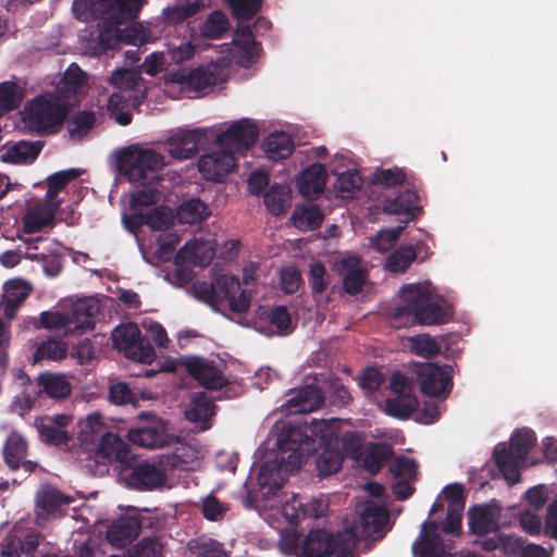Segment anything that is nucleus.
Wrapping results in <instances>:
<instances>
[{"label":"nucleus","instance_id":"nucleus-27","mask_svg":"<svg viewBox=\"0 0 557 557\" xmlns=\"http://www.w3.org/2000/svg\"><path fill=\"white\" fill-rule=\"evenodd\" d=\"M216 406L205 392H196L191 395L189 404L185 409V418L198 424L200 430L211 428V419L215 416Z\"/></svg>","mask_w":557,"mask_h":557},{"label":"nucleus","instance_id":"nucleus-10","mask_svg":"<svg viewBox=\"0 0 557 557\" xmlns=\"http://www.w3.org/2000/svg\"><path fill=\"white\" fill-rule=\"evenodd\" d=\"M414 372L422 394L430 397H446L450 393L453 388L451 366L424 362L418 364Z\"/></svg>","mask_w":557,"mask_h":557},{"label":"nucleus","instance_id":"nucleus-11","mask_svg":"<svg viewBox=\"0 0 557 557\" xmlns=\"http://www.w3.org/2000/svg\"><path fill=\"white\" fill-rule=\"evenodd\" d=\"M413 557H454V541L443 540L434 520L423 522L418 539L412 544Z\"/></svg>","mask_w":557,"mask_h":557},{"label":"nucleus","instance_id":"nucleus-40","mask_svg":"<svg viewBox=\"0 0 557 557\" xmlns=\"http://www.w3.org/2000/svg\"><path fill=\"white\" fill-rule=\"evenodd\" d=\"M208 215V206L198 198L185 201L177 209V219L183 224L201 223Z\"/></svg>","mask_w":557,"mask_h":557},{"label":"nucleus","instance_id":"nucleus-8","mask_svg":"<svg viewBox=\"0 0 557 557\" xmlns=\"http://www.w3.org/2000/svg\"><path fill=\"white\" fill-rule=\"evenodd\" d=\"M69 113L67 106L57 94H46L36 97L25 107L24 121L27 126L39 134L60 126Z\"/></svg>","mask_w":557,"mask_h":557},{"label":"nucleus","instance_id":"nucleus-3","mask_svg":"<svg viewBox=\"0 0 557 557\" xmlns=\"http://www.w3.org/2000/svg\"><path fill=\"white\" fill-rule=\"evenodd\" d=\"M399 298V304L389 311L391 323L396 329L438 325L449 321L448 308L433 300L429 285H404Z\"/></svg>","mask_w":557,"mask_h":557},{"label":"nucleus","instance_id":"nucleus-1","mask_svg":"<svg viewBox=\"0 0 557 557\" xmlns=\"http://www.w3.org/2000/svg\"><path fill=\"white\" fill-rule=\"evenodd\" d=\"M143 5L144 0H74L73 11L100 20L97 49L102 53L115 49L120 42L137 45L144 41V35L136 26L121 28L137 17Z\"/></svg>","mask_w":557,"mask_h":557},{"label":"nucleus","instance_id":"nucleus-45","mask_svg":"<svg viewBox=\"0 0 557 557\" xmlns=\"http://www.w3.org/2000/svg\"><path fill=\"white\" fill-rule=\"evenodd\" d=\"M410 351L419 357L432 359L441 351V345L435 337L428 333L418 334L409 338Z\"/></svg>","mask_w":557,"mask_h":557},{"label":"nucleus","instance_id":"nucleus-17","mask_svg":"<svg viewBox=\"0 0 557 557\" xmlns=\"http://www.w3.org/2000/svg\"><path fill=\"white\" fill-rule=\"evenodd\" d=\"M35 502L36 522L40 525L41 521L62 516V507L70 505L73 498L57 487L46 484L37 491Z\"/></svg>","mask_w":557,"mask_h":557},{"label":"nucleus","instance_id":"nucleus-59","mask_svg":"<svg viewBox=\"0 0 557 557\" xmlns=\"http://www.w3.org/2000/svg\"><path fill=\"white\" fill-rule=\"evenodd\" d=\"M162 546L157 539L144 537L127 549V557H161Z\"/></svg>","mask_w":557,"mask_h":557},{"label":"nucleus","instance_id":"nucleus-29","mask_svg":"<svg viewBox=\"0 0 557 557\" xmlns=\"http://www.w3.org/2000/svg\"><path fill=\"white\" fill-rule=\"evenodd\" d=\"M60 202L41 203L29 208L22 218L23 231L34 234L52 224Z\"/></svg>","mask_w":557,"mask_h":557},{"label":"nucleus","instance_id":"nucleus-48","mask_svg":"<svg viewBox=\"0 0 557 557\" xmlns=\"http://www.w3.org/2000/svg\"><path fill=\"white\" fill-rule=\"evenodd\" d=\"M22 98L23 94L16 83H0V116L18 108Z\"/></svg>","mask_w":557,"mask_h":557},{"label":"nucleus","instance_id":"nucleus-30","mask_svg":"<svg viewBox=\"0 0 557 557\" xmlns=\"http://www.w3.org/2000/svg\"><path fill=\"white\" fill-rule=\"evenodd\" d=\"M30 290L29 284L22 278L10 280L3 285L1 305L7 318L15 317L16 309L28 297Z\"/></svg>","mask_w":557,"mask_h":557},{"label":"nucleus","instance_id":"nucleus-9","mask_svg":"<svg viewBox=\"0 0 557 557\" xmlns=\"http://www.w3.org/2000/svg\"><path fill=\"white\" fill-rule=\"evenodd\" d=\"M182 366L206 389H223V396L226 399L239 395L238 386H235L234 382L224 375L214 361L198 356H189L184 358Z\"/></svg>","mask_w":557,"mask_h":557},{"label":"nucleus","instance_id":"nucleus-25","mask_svg":"<svg viewBox=\"0 0 557 557\" xmlns=\"http://www.w3.org/2000/svg\"><path fill=\"white\" fill-rule=\"evenodd\" d=\"M141 530V519L137 515L121 516L112 521L107 530L108 542L122 548L132 543Z\"/></svg>","mask_w":557,"mask_h":557},{"label":"nucleus","instance_id":"nucleus-63","mask_svg":"<svg viewBox=\"0 0 557 557\" xmlns=\"http://www.w3.org/2000/svg\"><path fill=\"white\" fill-rule=\"evenodd\" d=\"M24 257L30 261L41 262L45 273L51 277L57 276L62 269L61 260L57 255L25 251Z\"/></svg>","mask_w":557,"mask_h":557},{"label":"nucleus","instance_id":"nucleus-2","mask_svg":"<svg viewBox=\"0 0 557 557\" xmlns=\"http://www.w3.org/2000/svg\"><path fill=\"white\" fill-rule=\"evenodd\" d=\"M277 451L259 470L257 481L263 495L271 497L280 491L288 475L301 468L306 451L312 443L298 429H283L277 438Z\"/></svg>","mask_w":557,"mask_h":557},{"label":"nucleus","instance_id":"nucleus-43","mask_svg":"<svg viewBox=\"0 0 557 557\" xmlns=\"http://www.w3.org/2000/svg\"><path fill=\"white\" fill-rule=\"evenodd\" d=\"M86 84L85 73L75 63H72L64 72L62 81L58 87L66 98L78 95Z\"/></svg>","mask_w":557,"mask_h":557},{"label":"nucleus","instance_id":"nucleus-19","mask_svg":"<svg viewBox=\"0 0 557 557\" xmlns=\"http://www.w3.org/2000/svg\"><path fill=\"white\" fill-rule=\"evenodd\" d=\"M236 168L234 153L227 149H220L203 154L198 162V169L206 180L222 182L223 178Z\"/></svg>","mask_w":557,"mask_h":557},{"label":"nucleus","instance_id":"nucleus-23","mask_svg":"<svg viewBox=\"0 0 557 557\" xmlns=\"http://www.w3.org/2000/svg\"><path fill=\"white\" fill-rule=\"evenodd\" d=\"M419 195L412 184H407L393 197H386L383 211L388 214L405 215L408 221L414 220L421 212Z\"/></svg>","mask_w":557,"mask_h":557},{"label":"nucleus","instance_id":"nucleus-28","mask_svg":"<svg viewBox=\"0 0 557 557\" xmlns=\"http://www.w3.org/2000/svg\"><path fill=\"white\" fill-rule=\"evenodd\" d=\"M327 180L325 166L313 163L307 166L297 178L298 191L306 198L313 199L324 189Z\"/></svg>","mask_w":557,"mask_h":557},{"label":"nucleus","instance_id":"nucleus-42","mask_svg":"<svg viewBox=\"0 0 557 557\" xmlns=\"http://www.w3.org/2000/svg\"><path fill=\"white\" fill-rule=\"evenodd\" d=\"M385 406L388 414L397 418H409L418 409L419 403L414 394H400L387 398Z\"/></svg>","mask_w":557,"mask_h":557},{"label":"nucleus","instance_id":"nucleus-36","mask_svg":"<svg viewBox=\"0 0 557 557\" xmlns=\"http://www.w3.org/2000/svg\"><path fill=\"white\" fill-rule=\"evenodd\" d=\"M341 273L343 275V288L349 295H356L361 292L367 274L355 260H343L341 263Z\"/></svg>","mask_w":557,"mask_h":557},{"label":"nucleus","instance_id":"nucleus-53","mask_svg":"<svg viewBox=\"0 0 557 557\" xmlns=\"http://www.w3.org/2000/svg\"><path fill=\"white\" fill-rule=\"evenodd\" d=\"M124 356L141 363H151L156 358V350L149 338L140 334L134 346L132 345Z\"/></svg>","mask_w":557,"mask_h":557},{"label":"nucleus","instance_id":"nucleus-55","mask_svg":"<svg viewBox=\"0 0 557 557\" xmlns=\"http://www.w3.org/2000/svg\"><path fill=\"white\" fill-rule=\"evenodd\" d=\"M143 222L153 231H166L173 224L172 211L164 206L154 208L146 215H141Z\"/></svg>","mask_w":557,"mask_h":557},{"label":"nucleus","instance_id":"nucleus-37","mask_svg":"<svg viewBox=\"0 0 557 557\" xmlns=\"http://www.w3.org/2000/svg\"><path fill=\"white\" fill-rule=\"evenodd\" d=\"M315 459V468L320 476H329L342 469L343 451L339 446L321 447Z\"/></svg>","mask_w":557,"mask_h":557},{"label":"nucleus","instance_id":"nucleus-21","mask_svg":"<svg viewBox=\"0 0 557 557\" xmlns=\"http://www.w3.org/2000/svg\"><path fill=\"white\" fill-rule=\"evenodd\" d=\"M170 79L184 90L202 92L219 83V74L215 69L198 66L189 71L177 70L170 74Z\"/></svg>","mask_w":557,"mask_h":557},{"label":"nucleus","instance_id":"nucleus-35","mask_svg":"<svg viewBox=\"0 0 557 557\" xmlns=\"http://www.w3.org/2000/svg\"><path fill=\"white\" fill-rule=\"evenodd\" d=\"M37 381L40 393H45L50 398H65L71 394V384L63 374L42 373Z\"/></svg>","mask_w":557,"mask_h":557},{"label":"nucleus","instance_id":"nucleus-60","mask_svg":"<svg viewBox=\"0 0 557 557\" xmlns=\"http://www.w3.org/2000/svg\"><path fill=\"white\" fill-rule=\"evenodd\" d=\"M125 101L122 95L114 92L109 97L108 111L110 117L114 119L122 126L129 125L133 120L131 111H123Z\"/></svg>","mask_w":557,"mask_h":557},{"label":"nucleus","instance_id":"nucleus-61","mask_svg":"<svg viewBox=\"0 0 557 557\" xmlns=\"http://www.w3.org/2000/svg\"><path fill=\"white\" fill-rule=\"evenodd\" d=\"M238 20H250L260 10L262 0H225Z\"/></svg>","mask_w":557,"mask_h":557},{"label":"nucleus","instance_id":"nucleus-39","mask_svg":"<svg viewBox=\"0 0 557 557\" xmlns=\"http://www.w3.org/2000/svg\"><path fill=\"white\" fill-rule=\"evenodd\" d=\"M263 202L267 209L275 215L284 213L289 207V189L281 184H273L264 194Z\"/></svg>","mask_w":557,"mask_h":557},{"label":"nucleus","instance_id":"nucleus-7","mask_svg":"<svg viewBox=\"0 0 557 557\" xmlns=\"http://www.w3.org/2000/svg\"><path fill=\"white\" fill-rule=\"evenodd\" d=\"M535 443V433L530 429H521L511 435L509 447L502 443L494 448L495 463L509 485L520 481L519 467L527 460Z\"/></svg>","mask_w":557,"mask_h":557},{"label":"nucleus","instance_id":"nucleus-31","mask_svg":"<svg viewBox=\"0 0 557 557\" xmlns=\"http://www.w3.org/2000/svg\"><path fill=\"white\" fill-rule=\"evenodd\" d=\"M27 455V443L26 441L17 433H11L5 442L3 448V457L7 465L12 469H18L21 465L27 471H33L36 467V463L24 460Z\"/></svg>","mask_w":557,"mask_h":557},{"label":"nucleus","instance_id":"nucleus-46","mask_svg":"<svg viewBox=\"0 0 557 557\" xmlns=\"http://www.w3.org/2000/svg\"><path fill=\"white\" fill-rule=\"evenodd\" d=\"M230 22L221 11H213L202 23L200 32L205 38L219 39L228 30Z\"/></svg>","mask_w":557,"mask_h":557},{"label":"nucleus","instance_id":"nucleus-12","mask_svg":"<svg viewBox=\"0 0 557 557\" xmlns=\"http://www.w3.org/2000/svg\"><path fill=\"white\" fill-rule=\"evenodd\" d=\"M259 136L258 125L249 119H240L219 134L216 143L233 153L244 154L255 146Z\"/></svg>","mask_w":557,"mask_h":557},{"label":"nucleus","instance_id":"nucleus-34","mask_svg":"<svg viewBox=\"0 0 557 557\" xmlns=\"http://www.w3.org/2000/svg\"><path fill=\"white\" fill-rule=\"evenodd\" d=\"M320 504L311 502L310 505H305L297 496H293L289 500L285 502L282 506L283 517L290 523L297 524L304 518H319L322 516V510L319 509Z\"/></svg>","mask_w":557,"mask_h":557},{"label":"nucleus","instance_id":"nucleus-18","mask_svg":"<svg viewBox=\"0 0 557 557\" xmlns=\"http://www.w3.org/2000/svg\"><path fill=\"white\" fill-rule=\"evenodd\" d=\"M208 143L207 132L201 128L181 129L168 141L169 153L177 160L194 158Z\"/></svg>","mask_w":557,"mask_h":557},{"label":"nucleus","instance_id":"nucleus-52","mask_svg":"<svg viewBox=\"0 0 557 557\" xmlns=\"http://www.w3.org/2000/svg\"><path fill=\"white\" fill-rule=\"evenodd\" d=\"M67 346L60 339H48L39 345L34 354L35 361L60 360L66 356Z\"/></svg>","mask_w":557,"mask_h":557},{"label":"nucleus","instance_id":"nucleus-51","mask_svg":"<svg viewBox=\"0 0 557 557\" xmlns=\"http://www.w3.org/2000/svg\"><path fill=\"white\" fill-rule=\"evenodd\" d=\"M96 116L91 111H78L69 121V133L72 138L87 135L95 126Z\"/></svg>","mask_w":557,"mask_h":557},{"label":"nucleus","instance_id":"nucleus-62","mask_svg":"<svg viewBox=\"0 0 557 557\" xmlns=\"http://www.w3.org/2000/svg\"><path fill=\"white\" fill-rule=\"evenodd\" d=\"M308 281L313 295L326 290L330 282L326 280V269L320 261L310 264Z\"/></svg>","mask_w":557,"mask_h":557},{"label":"nucleus","instance_id":"nucleus-38","mask_svg":"<svg viewBox=\"0 0 557 557\" xmlns=\"http://www.w3.org/2000/svg\"><path fill=\"white\" fill-rule=\"evenodd\" d=\"M323 220L324 215L315 205L296 208L292 215L294 226L300 231H314L321 226Z\"/></svg>","mask_w":557,"mask_h":557},{"label":"nucleus","instance_id":"nucleus-20","mask_svg":"<svg viewBox=\"0 0 557 557\" xmlns=\"http://www.w3.org/2000/svg\"><path fill=\"white\" fill-rule=\"evenodd\" d=\"M127 440L144 448H161L169 443L165 424L156 416L140 426L129 429Z\"/></svg>","mask_w":557,"mask_h":557},{"label":"nucleus","instance_id":"nucleus-15","mask_svg":"<svg viewBox=\"0 0 557 557\" xmlns=\"http://www.w3.org/2000/svg\"><path fill=\"white\" fill-rule=\"evenodd\" d=\"M218 305L227 302L228 309L235 313L246 312L251 304V295L240 288L239 278L235 275L222 274L214 280Z\"/></svg>","mask_w":557,"mask_h":557},{"label":"nucleus","instance_id":"nucleus-24","mask_svg":"<svg viewBox=\"0 0 557 557\" xmlns=\"http://www.w3.org/2000/svg\"><path fill=\"white\" fill-rule=\"evenodd\" d=\"M44 141L10 140L0 147V160L10 164H30L39 156Z\"/></svg>","mask_w":557,"mask_h":557},{"label":"nucleus","instance_id":"nucleus-16","mask_svg":"<svg viewBox=\"0 0 557 557\" xmlns=\"http://www.w3.org/2000/svg\"><path fill=\"white\" fill-rule=\"evenodd\" d=\"M360 527L367 540L381 541L391 530L389 511L383 505L367 502L360 512Z\"/></svg>","mask_w":557,"mask_h":557},{"label":"nucleus","instance_id":"nucleus-54","mask_svg":"<svg viewBox=\"0 0 557 557\" xmlns=\"http://www.w3.org/2000/svg\"><path fill=\"white\" fill-rule=\"evenodd\" d=\"M261 317L274 325L281 333L287 334L293 330L292 317L285 306H275L272 309L264 310L261 312Z\"/></svg>","mask_w":557,"mask_h":557},{"label":"nucleus","instance_id":"nucleus-47","mask_svg":"<svg viewBox=\"0 0 557 557\" xmlns=\"http://www.w3.org/2000/svg\"><path fill=\"white\" fill-rule=\"evenodd\" d=\"M374 185L383 188L405 187L407 185V175L403 169H379L373 174L372 180Z\"/></svg>","mask_w":557,"mask_h":557},{"label":"nucleus","instance_id":"nucleus-64","mask_svg":"<svg viewBox=\"0 0 557 557\" xmlns=\"http://www.w3.org/2000/svg\"><path fill=\"white\" fill-rule=\"evenodd\" d=\"M141 81L140 74L129 69L116 70L111 77V83L114 86L127 90L136 89Z\"/></svg>","mask_w":557,"mask_h":557},{"label":"nucleus","instance_id":"nucleus-14","mask_svg":"<svg viewBox=\"0 0 557 557\" xmlns=\"http://www.w3.org/2000/svg\"><path fill=\"white\" fill-rule=\"evenodd\" d=\"M285 429H298L312 443L311 449L306 451L305 460L318 448L339 446L341 422L338 419H312L307 424L306 430L295 425Z\"/></svg>","mask_w":557,"mask_h":557},{"label":"nucleus","instance_id":"nucleus-5","mask_svg":"<svg viewBox=\"0 0 557 557\" xmlns=\"http://www.w3.org/2000/svg\"><path fill=\"white\" fill-rule=\"evenodd\" d=\"M359 539L354 528L336 534L323 529L311 530L302 541L298 557H359Z\"/></svg>","mask_w":557,"mask_h":557},{"label":"nucleus","instance_id":"nucleus-4","mask_svg":"<svg viewBox=\"0 0 557 557\" xmlns=\"http://www.w3.org/2000/svg\"><path fill=\"white\" fill-rule=\"evenodd\" d=\"M99 304L91 298L79 299L67 311H44L39 315V326L61 333L64 336L84 334L96 326Z\"/></svg>","mask_w":557,"mask_h":557},{"label":"nucleus","instance_id":"nucleus-56","mask_svg":"<svg viewBox=\"0 0 557 557\" xmlns=\"http://www.w3.org/2000/svg\"><path fill=\"white\" fill-rule=\"evenodd\" d=\"M362 435L356 431L339 434V449L343 451V456L359 460L362 455Z\"/></svg>","mask_w":557,"mask_h":557},{"label":"nucleus","instance_id":"nucleus-13","mask_svg":"<svg viewBox=\"0 0 557 557\" xmlns=\"http://www.w3.org/2000/svg\"><path fill=\"white\" fill-rule=\"evenodd\" d=\"M126 484L137 491H153L162 487L166 481V472L162 461H140L135 463L125 474Z\"/></svg>","mask_w":557,"mask_h":557},{"label":"nucleus","instance_id":"nucleus-26","mask_svg":"<svg viewBox=\"0 0 557 557\" xmlns=\"http://www.w3.org/2000/svg\"><path fill=\"white\" fill-rule=\"evenodd\" d=\"M324 404L322 389L313 384L305 385L295 392L286 401V408L292 413L312 412Z\"/></svg>","mask_w":557,"mask_h":557},{"label":"nucleus","instance_id":"nucleus-57","mask_svg":"<svg viewBox=\"0 0 557 557\" xmlns=\"http://www.w3.org/2000/svg\"><path fill=\"white\" fill-rule=\"evenodd\" d=\"M201 513L209 521H220L230 510L228 504L222 503L214 495H208L200 500Z\"/></svg>","mask_w":557,"mask_h":557},{"label":"nucleus","instance_id":"nucleus-49","mask_svg":"<svg viewBox=\"0 0 557 557\" xmlns=\"http://www.w3.org/2000/svg\"><path fill=\"white\" fill-rule=\"evenodd\" d=\"M140 330L135 323H127L114 329L112 339L114 346L124 354L134 346V343L140 336Z\"/></svg>","mask_w":557,"mask_h":557},{"label":"nucleus","instance_id":"nucleus-41","mask_svg":"<svg viewBox=\"0 0 557 557\" xmlns=\"http://www.w3.org/2000/svg\"><path fill=\"white\" fill-rule=\"evenodd\" d=\"M423 246L424 244L419 243L417 245V249L412 246L399 247L388 256L386 260V268L394 273L405 272L416 260L419 248Z\"/></svg>","mask_w":557,"mask_h":557},{"label":"nucleus","instance_id":"nucleus-6","mask_svg":"<svg viewBox=\"0 0 557 557\" xmlns=\"http://www.w3.org/2000/svg\"><path fill=\"white\" fill-rule=\"evenodd\" d=\"M164 165L163 156L151 149L124 148L116 159L119 172L139 185H153Z\"/></svg>","mask_w":557,"mask_h":557},{"label":"nucleus","instance_id":"nucleus-58","mask_svg":"<svg viewBox=\"0 0 557 557\" xmlns=\"http://www.w3.org/2000/svg\"><path fill=\"white\" fill-rule=\"evenodd\" d=\"M392 454L391 446L386 444H374L366 454L364 466L370 471L376 472L384 466Z\"/></svg>","mask_w":557,"mask_h":557},{"label":"nucleus","instance_id":"nucleus-32","mask_svg":"<svg viewBox=\"0 0 557 557\" xmlns=\"http://www.w3.org/2000/svg\"><path fill=\"white\" fill-rule=\"evenodd\" d=\"M262 148L268 159L277 162L290 157L295 146L292 137L287 133L274 132L263 140Z\"/></svg>","mask_w":557,"mask_h":557},{"label":"nucleus","instance_id":"nucleus-33","mask_svg":"<svg viewBox=\"0 0 557 557\" xmlns=\"http://www.w3.org/2000/svg\"><path fill=\"white\" fill-rule=\"evenodd\" d=\"M97 455L108 461L122 462L128 455L127 444L120 435L112 432H106L104 434H101Z\"/></svg>","mask_w":557,"mask_h":557},{"label":"nucleus","instance_id":"nucleus-50","mask_svg":"<svg viewBox=\"0 0 557 557\" xmlns=\"http://www.w3.org/2000/svg\"><path fill=\"white\" fill-rule=\"evenodd\" d=\"M188 546L196 557H227L223 544L213 539L191 540Z\"/></svg>","mask_w":557,"mask_h":557},{"label":"nucleus","instance_id":"nucleus-22","mask_svg":"<svg viewBox=\"0 0 557 557\" xmlns=\"http://www.w3.org/2000/svg\"><path fill=\"white\" fill-rule=\"evenodd\" d=\"M500 507L496 504L474 505L468 509V527L472 534L485 536L499 530Z\"/></svg>","mask_w":557,"mask_h":557},{"label":"nucleus","instance_id":"nucleus-44","mask_svg":"<svg viewBox=\"0 0 557 557\" xmlns=\"http://www.w3.org/2000/svg\"><path fill=\"white\" fill-rule=\"evenodd\" d=\"M36 426L38 430L39 438L45 444L51 446L67 447L69 443L73 440L69 432L57 428L51 422L38 421Z\"/></svg>","mask_w":557,"mask_h":557}]
</instances>
